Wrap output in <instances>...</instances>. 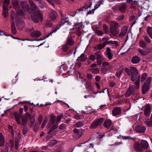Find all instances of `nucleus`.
Listing matches in <instances>:
<instances>
[{
	"mask_svg": "<svg viewBox=\"0 0 152 152\" xmlns=\"http://www.w3.org/2000/svg\"><path fill=\"white\" fill-rule=\"evenodd\" d=\"M140 76H138V74H131V80L132 81L137 80L135 82L136 87L134 85H131L129 86L126 91L125 96V97L130 96L136 90L139 88Z\"/></svg>",
	"mask_w": 152,
	"mask_h": 152,
	"instance_id": "1",
	"label": "nucleus"
},
{
	"mask_svg": "<svg viewBox=\"0 0 152 152\" xmlns=\"http://www.w3.org/2000/svg\"><path fill=\"white\" fill-rule=\"evenodd\" d=\"M29 4L33 11V14L31 16V19L34 22L38 23L39 20H40L42 18V15L38 10L36 6L32 1H30Z\"/></svg>",
	"mask_w": 152,
	"mask_h": 152,
	"instance_id": "2",
	"label": "nucleus"
},
{
	"mask_svg": "<svg viewBox=\"0 0 152 152\" xmlns=\"http://www.w3.org/2000/svg\"><path fill=\"white\" fill-rule=\"evenodd\" d=\"M134 147L136 151L142 152L143 151V149H148L149 147V145L146 140H142L140 141V143L136 142L134 145Z\"/></svg>",
	"mask_w": 152,
	"mask_h": 152,
	"instance_id": "3",
	"label": "nucleus"
},
{
	"mask_svg": "<svg viewBox=\"0 0 152 152\" xmlns=\"http://www.w3.org/2000/svg\"><path fill=\"white\" fill-rule=\"evenodd\" d=\"M110 25V36H116L117 34V29L119 26L118 23L115 21H111Z\"/></svg>",
	"mask_w": 152,
	"mask_h": 152,
	"instance_id": "4",
	"label": "nucleus"
},
{
	"mask_svg": "<svg viewBox=\"0 0 152 152\" xmlns=\"http://www.w3.org/2000/svg\"><path fill=\"white\" fill-rule=\"evenodd\" d=\"M152 78L148 77L144 83L142 87V93L143 94H145L148 91L149 89V86L151 80Z\"/></svg>",
	"mask_w": 152,
	"mask_h": 152,
	"instance_id": "5",
	"label": "nucleus"
},
{
	"mask_svg": "<svg viewBox=\"0 0 152 152\" xmlns=\"http://www.w3.org/2000/svg\"><path fill=\"white\" fill-rule=\"evenodd\" d=\"M104 119L103 118H99L96 119L92 122L89 128L91 129H94L99 126L103 121Z\"/></svg>",
	"mask_w": 152,
	"mask_h": 152,
	"instance_id": "6",
	"label": "nucleus"
},
{
	"mask_svg": "<svg viewBox=\"0 0 152 152\" xmlns=\"http://www.w3.org/2000/svg\"><path fill=\"white\" fill-rule=\"evenodd\" d=\"M58 16L57 12L53 10H51L49 13V17L52 21L55 20Z\"/></svg>",
	"mask_w": 152,
	"mask_h": 152,
	"instance_id": "7",
	"label": "nucleus"
},
{
	"mask_svg": "<svg viewBox=\"0 0 152 152\" xmlns=\"http://www.w3.org/2000/svg\"><path fill=\"white\" fill-rule=\"evenodd\" d=\"M144 114L145 116L148 117L151 114V107L149 104H146L144 106Z\"/></svg>",
	"mask_w": 152,
	"mask_h": 152,
	"instance_id": "8",
	"label": "nucleus"
},
{
	"mask_svg": "<svg viewBox=\"0 0 152 152\" xmlns=\"http://www.w3.org/2000/svg\"><path fill=\"white\" fill-rule=\"evenodd\" d=\"M127 28L126 26H124L121 29L120 34L118 35L119 37H122L125 36L127 32Z\"/></svg>",
	"mask_w": 152,
	"mask_h": 152,
	"instance_id": "9",
	"label": "nucleus"
},
{
	"mask_svg": "<svg viewBox=\"0 0 152 152\" xmlns=\"http://www.w3.org/2000/svg\"><path fill=\"white\" fill-rule=\"evenodd\" d=\"M21 6L24 11L28 12L30 13L29 12V10L28 5L26 1L24 0L23 2H21Z\"/></svg>",
	"mask_w": 152,
	"mask_h": 152,
	"instance_id": "10",
	"label": "nucleus"
},
{
	"mask_svg": "<svg viewBox=\"0 0 152 152\" xmlns=\"http://www.w3.org/2000/svg\"><path fill=\"white\" fill-rule=\"evenodd\" d=\"M106 57L109 60H111L112 59L113 55L112 54L110 49L109 47L106 48Z\"/></svg>",
	"mask_w": 152,
	"mask_h": 152,
	"instance_id": "11",
	"label": "nucleus"
},
{
	"mask_svg": "<svg viewBox=\"0 0 152 152\" xmlns=\"http://www.w3.org/2000/svg\"><path fill=\"white\" fill-rule=\"evenodd\" d=\"M13 115L18 124H20L21 122L20 118L21 116V115L19 114L18 112H15L14 113Z\"/></svg>",
	"mask_w": 152,
	"mask_h": 152,
	"instance_id": "12",
	"label": "nucleus"
},
{
	"mask_svg": "<svg viewBox=\"0 0 152 152\" xmlns=\"http://www.w3.org/2000/svg\"><path fill=\"white\" fill-rule=\"evenodd\" d=\"M29 115V113H26V115H24L21 118V124L23 126H25L27 124V116Z\"/></svg>",
	"mask_w": 152,
	"mask_h": 152,
	"instance_id": "13",
	"label": "nucleus"
},
{
	"mask_svg": "<svg viewBox=\"0 0 152 152\" xmlns=\"http://www.w3.org/2000/svg\"><path fill=\"white\" fill-rule=\"evenodd\" d=\"M8 7L7 6H5L4 4L3 5L2 15L5 18H6L8 16Z\"/></svg>",
	"mask_w": 152,
	"mask_h": 152,
	"instance_id": "14",
	"label": "nucleus"
},
{
	"mask_svg": "<svg viewBox=\"0 0 152 152\" xmlns=\"http://www.w3.org/2000/svg\"><path fill=\"white\" fill-rule=\"evenodd\" d=\"M62 25L61 23L60 24L56 25L54 28L53 29V31L51 32H50V33L46 37L47 38L48 37L50 36H51L53 33L56 32L57 31V30H58L60 28V27Z\"/></svg>",
	"mask_w": 152,
	"mask_h": 152,
	"instance_id": "15",
	"label": "nucleus"
},
{
	"mask_svg": "<svg viewBox=\"0 0 152 152\" xmlns=\"http://www.w3.org/2000/svg\"><path fill=\"white\" fill-rule=\"evenodd\" d=\"M131 61L133 64H137L140 62V59L138 56H134L132 57Z\"/></svg>",
	"mask_w": 152,
	"mask_h": 152,
	"instance_id": "16",
	"label": "nucleus"
},
{
	"mask_svg": "<svg viewBox=\"0 0 152 152\" xmlns=\"http://www.w3.org/2000/svg\"><path fill=\"white\" fill-rule=\"evenodd\" d=\"M145 129H146L144 127L141 126H137L135 128L136 131L140 133L143 132L145 131Z\"/></svg>",
	"mask_w": 152,
	"mask_h": 152,
	"instance_id": "17",
	"label": "nucleus"
},
{
	"mask_svg": "<svg viewBox=\"0 0 152 152\" xmlns=\"http://www.w3.org/2000/svg\"><path fill=\"white\" fill-rule=\"evenodd\" d=\"M121 112V110L119 107H116L112 110V113L114 116H116L120 114Z\"/></svg>",
	"mask_w": 152,
	"mask_h": 152,
	"instance_id": "18",
	"label": "nucleus"
},
{
	"mask_svg": "<svg viewBox=\"0 0 152 152\" xmlns=\"http://www.w3.org/2000/svg\"><path fill=\"white\" fill-rule=\"evenodd\" d=\"M41 35V32L38 31H35L32 32L30 34L31 36L34 37H38Z\"/></svg>",
	"mask_w": 152,
	"mask_h": 152,
	"instance_id": "19",
	"label": "nucleus"
},
{
	"mask_svg": "<svg viewBox=\"0 0 152 152\" xmlns=\"http://www.w3.org/2000/svg\"><path fill=\"white\" fill-rule=\"evenodd\" d=\"M17 26L18 29L20 30L22 29L24 26V23L23 21L22 20H20L17 23Z\"/></svg>",
	"mask_w": 152,
	"mask_h": 152,
	"instance_id": "20",
	"label": "nucleus"
},
{
	"mask_svg": "<svg viewBox=\"0 0 152 152\" xmlns=\"http://www.w3.org/2000/svg\"><path fill=\"white\" fill-rule=\"evenodd\" d=\"M102 4V1H100L99 2H98V4H97L94 7V8L92 10H91V11H89L88 12V14H89L91 13H94V11L96 10Z\"/></svg>",
	"mask_w": 152,
	"mask_h": 152,
	"instance_id": "21",
	"label": "nucleus"
},
{
	"mask_svg": "<svg viewBox=\"0 0 152 152\" xmlns=\"http://www.w3.org/2000/svg\"><path fill=\"white\" fill-rule=\"evenodd\" d=\"M12 3L15 9L17 10H18L20 6L17 1L16 0H13Z\"/></svg>",
	"mask_w": 152,
	"mask_h": 152,
	"instance_id": "22",
	"label": "nucleus"
},
{
	"mask_svg": "<svg viewBox=\"0 0 152 152\" xmlns=\"http://www.w3.org/2000/svg\"><path fill=\"white\" fill-rule=\"evenodd\" d=\"M74 42L72 39L71 37H68L67 43L70 46L74 44Z\"/></svg>",
	"mask_w": 152,
	"mask_h": 152,
	"instance_id": "23",
	"label": "nucleus"
},
{
	"mask_svg": "<svg viewBox=\"0 0 152 152\" xmlns=\"http://www.w3.org/2000/svg\"><path fill=\"white\" fill-rule=\"evenodd\" d=\"M55 122V116L54 115H51L50 116V121L48 123V125H49V127L52 125Z\"/></svg>",
	"mask_w": 152,
	"mask_h": 152,
	"instance_id": "24",
	"label": "nucleus"
},
{
	"mask_svg": "<svg viewBox=\"0 0 152 152\" xmlns=\"http://www.w3.org/2000/svg\"><path fill=\"white\" fill-rule=\"evenodd\" d=\"M111 123V121L110 120H106L104 122V126L106 128H108L110 126Z\"/></svg>",
	"mask_w": 152,
	"mask_h": 152,
	"instance_id": "25",
	"label": "nucleus"
},
{
	"mask_svg": "<svg viewBox=\"0 0 152 152\" xmlns=\"http://www.w3.org/2000/svg\"><path fill=\"white\" fill-rule=\"evenodd\" d=\"M4 143V139L2 134L0 133V146H3Z\"/></svg>",
	"mask_w": 152,
	"mask_h": 152,
	"instance_id": "26",
	"label": "nucleus"
},
{
	"mask_svg": "<svg viewBox=\"0 0 152 152\" xmlns=\"http://www.w3.org/2000/svg\"><path fill=\"white\" fill-rule=\"evenodd\" d=\"M28 115H29V118L31 121V127L33 126L34 123L35 121V118L34 116L33 115H30V114Z\"/></svg>",
	"mask_w": 152,
	"mask_h": 152,
	"instance_id": "27",
	"label": "nucleus"
},
{
	"mask_svg": "<svg viewBox=\"0 0 152 152\" xmlns=\"http://www.w3.org/2000/svg\"><path fill=\"white\" fill-rule=\"evenodd\" d=\"M139 52L140 53L142 56H145L148 54V52L145 50H142L139 49Z\"/></svg>",
	"mask_w": 152,
	"mask_h": 152,
	"instance_id": "28",
	"label": "nucleus"
},
{
	"mask_svg": "<svg viewBox=\"0 0 152 152\" xmlns=\"http://www.w3.org/2000/svg\"><path fill=\"white\" fill-rule=\"evenodd\" d=\"M78 58L81 62H83L85 61L87 59V58L84 54L83 53Z\"/></svg>",
	"mask_w": 152,
	"mask_h": 152,
	"instance_id": "29",
	"label": "nucleus"
},
{
	"mask_svg": "<svg viewBox=\"0 0 152 152\" xmlns=\"http://www.w3.org/2000/svg\"><path fill=\"white\" fill-rule=\"evenodd\" d=\"M60 14L62 17V21L61 22V24L62 25H64L66 22V20L67 19V18L66 17H65L63 15L62 12H60Z\"/></svg>",
	"mask_w": 152,
	"mask_h": 152,
	"instance_id": "30",
	"label": "nucleus"
},
{
	"mask_svg": "<svg viewBox=\"0 0 152 152\" xmlns=\"http://www.w3.org/2000/svg\"><path fill=\"white\" fill-rule=\"evenodd\" d=\"M130 69L131 71V74L135 73L138 74V71L136 69V68L134 66H131L130 67Z\"/></svg>",
	"mask_w": 152,
	"mask_h": 152,
	"instance_id": "31",
	"label": "nucleus"
},
{
	"mask_svg": "<svg viewBox=\"0 0 152 152\" xmlns=\"http://www.w3.org/2000/svg\"><path fill=\"white\" fill-rule=\"evenodd\" d=\"M147 32L150 38L152 39V28L148 27L147 29Z\"/></svg>",
	"mask_w": 152,
	"mask_h": 152,
	"instance_id": "32",
	"label": "nucleus"
},
{
	"mask_svg": "<svg viewBox=\"0 0 152 152\" xmlns=\"http://www.w3.org/2000/svg\"><path fill=\"white\" fill-rule=\"evenodd\" d=\"M11 30L12 33L14 34L16 33V29L15 27L14 23L13 22L11 24Z\"/></svg>",
	"mask_w": 152,
	"mask_h": 152,
	"instance_id": "33",
	"label": "nucleus"
},
{
	"mask_svg": "<svg viewBox=\"0 0 152 152\" xmlns=\"http://www.w3.org/2000/svg\"><path fill=\"white\" fill-rule=\"evenodd\" d=\"M74 132L77 134L79 137L81 136L82 134V132L80 131V130L75 129L73 130Z\"/></svg>",
	"mask_w": 152,
	"mask_h": 152,
	"instance_id": "34",
	"label": "nucleus"
},
{
	"mask_svg": "<svg viewBox=\"0 0 152 152\" xmlns=\"http://www.w3.org/2000/svg\"><path fill=\"white\" fill-rule=\"evenodd\" d=\"M70 46L66 44L64 45L62 47V49L64 51H66L69 48Z\"/></svg>",
	"mask_w": 152,
	"mask_h": 152,
	"instance_id": "35",
	"label": "nucleus"
},
{
	"mask_svg": "<svg viewBox=\"0 0 152 152\" xmlns=\"http://www.w3.org/2000/svg\"><path fill=\"white\" fill-rule=\"evenodd\" d=\"M140 46L142 48L145 47L146 46V44L143 40H140L139 43Z\"/></svg>",
	"mask_w": 152,
	"mask_h": 152,
	"instance_id": "36",
	"label": "nucleus"
},
{
	"mask_svg": "<svg viewBox=\"0 0 152 152\" xmlns=\"http://www.w3.org/2000/svg\"><path fill=\"white\" fill-rule=\"evenodd\" d=\"M84 125L83 122L80 121L77 122L75 125V126L77 127H80L83 126Z\"/></svg>",
	"mask_w": 152,
	"mask_h": 152,
	"instance_id": "37",
	"label": "nucleus"
},
{
	"mask_svg": "<svg viewBox=\"0 0 152 152\" xmlns=\"http://www.w3.org/2000/svg\"><path fill=\"white\" fill-rule=\"evenodd\" d=\"M119 10L122 12H124L126 10V6L125 4L121 5L119 7Z\"/></svg>",
	"mask_w": 152,
	"mask_h": 152,
	"instance_id": "38",
	"label": "nucleus"
},
{
	"mask_svg": "<svg viewBox=\"0 0 152 152\" xmlns=\"http://www.w3.org/2000/svg\"><path fill=\"white\" fill-rule=\"evenodd\" d=\"M103 27L104 32L106 34L108 33L109 32V31L107 26L106 25L104 24L103 25Z\"/></svg>",
	"mask_w": 152,
	"mask_h": 152,
	"instance_id": "39",
	"label": "nucleus"
},
{
	"mask_svg": "<svg viewBox=\"0 0 152 152\" xmlns=\"http://www.w3.org/2000/svg\"><path fill=\"white\" fill-rule=\"evenodd\" d=\"M107 44H112L115 45L116 46H118V42L117 41H113L110 40L107 41Z\"/></svg>",
	"mask_w": 152,
	"mask_h": 152,
	"instance_id": "40",
	"label": "nucleus"
},
{
	"mask_svg": "<svg viewBox=\"0 0 152 152\" xmlns=\"http://www.w3.org/2000/svg\"><path fill=\"white\" fill-rule=\"evenodd\" d=\"M95 33L99 36H102L104 34L103 31L102 30H96L95 31Z\"/></svg>",
	"mask_w": 152,
	"mask_h": 152,
	"instance_id": "41",
	"label": "nucleus"
},
{
	"mask_svg": "<svg viewBox=\"0 0 152 152\" xmlns=\"http://www.w3.org/2000/svg\"><path fill=\"white\" fill-rule=\"evenodd\" d=\"M92 73L95 74L98 73L99 72V69L97 68H93L91 69Z\"/></svg>",
	"mask_w": 152,
	"mask_h": 152,
	"instance_id": "42",
	"label": "nucleus"
},
{
	"mask_svg": "<svg viewBox=\"0 0 152 152\" xmlns=\"http://www.w3.org/2000/svg\"><path fill=\"white\" fill-rule=\"evenodd\" d=\"M17 14L18 15L23 17L24 16V13L22 10L18 9L17 10Z\"/></svg>",
	"mask_w": 152,
	"mask_h": 152,
	"instance_id": "43",
	"label": "nucleus"
},
{
	"mask_svg": "<svg viewBox=\"0 0 152 152\" xmlns=\"http://www.w3.org/2000/svg\"><path fill=\"white\" fill-rule=\"evenodd\" d=\"M147 77V75L146 73H144L143 74L141 77V81L143 82Z\"/></svg>",
	"mask_w": 152,
	"mask_h": 152,
	"instance_id": "44",
	"label": "nucleus"
},
{
	"mask_svg": "<svg viewBox=\"0 0 152 152\" xmlns=\"http://www.w3.org/2000/svg\"><path fill=\"white\" fill-rule=\"evenodd\" d=\"M146 124L149 126H152V120H147L146 121Z\"/></svg>",
	"mask_w": 152,
	"mask_h": 152,
	"instance_id": "45",
	"label": "nucleus"
},
{
	"mask_svg": "<svg viewBox=\"0 0 152 152\" xmlns=\"http://www.w3.org/2000/svg\"><path fill=\"white\" fill-rule=\"evenodd\" d=\"M58 124H56L53 125L52 127L51 128L49 132H51L54 130V129L57 128L58 127Z\"/></svg>",
	"mask_w": 152,
	"mask_h": 152,
	"instance_id": "46",
	"label": "nucleus"
},
{
	"mask_svg": "<svg viewBox=\"0 0 152 152\" xmlns=\"http://www.w3.org/2000/svg\"><path fill=\"white\" fill-rule=\"evenodd\" d=\"M57 143V141L55 140H52L49 142V145L50 146H53Z\"/></svg>",
	"mask_w": 152,
	"mask_h": 152,
	"instance_id": "47",
	"label": "nucleus"
},
{
	"mask_svg": "<svg viewBox=\"0 0 152 152\" xmlns=\"http://www.w3.org/2000/svg\"><path fill=\"white\" fill-rule=\"evenodd\" d=\"M122 69H120L118 70L116 74V75L117 77H120L122 73Z\"/></svg>",
	"mask_w": 152,
	"mask_h": 152,
	"instance_id": "48",
	"label": "nucleus"
},
{
	"mask_svg": "<svg viewBox=\"0 0 152 152\" xmlns=\"http://www.w3.org/2000/svg\"><path fill=\"white\" fill-rule=\"evenodd\" d=\"M52 25V23L50 21H48L46 23L45 26L47 28H50L51 27Z\"/></svg>",
	"mask_w": 152,
	"mask_h": 152,
	"instance_id": "49",
	"label": "nucleus"
},
{
	"mask_svg": "<svg viewBox=\"0 0 152 152\" xmlns=\"http://www.w3.org/2000/svg\"><path fill=\"white\" fill-rule=\"evenodd\" d=\"M107 69L104 68H103L102 69L101 73L102 75H104L107 73Z\"/></svg>",
	"mask_w": 152,
	"mask_h": 152,
	"instance_id": "50",
	"label": "nucleus"
},
{
	"mask_svg": "<svg viewBox=\"0 0 152 152\" xmlns=\"http://www.w3.org/2000/svg\"><path fill=\"white\" fill-rule=\"evenodd\" d=\"M89 58L92 61H94L96 58V57L93 54H91L89 56Z\"/></svg>",
	"mask_w": 152,
	"mask_h": 152,
	"instance_id": "51",
	"label": "nucleus"
},
{
	"mask_svg": "<svg viewBox=\"0 0 152 152\" xmlns=\"http://www.w3.org/2000/svg\"><path fill=\"white\" fill-rule=\"evenodd\" d=\"M77 13V12H69L68 13V14L70 16L73 17H74L76 14Z\"/></svg>",
	"mask_w": 152,
	"mask_h": 152,
	"instance_id": "52",
	"label": "nucleus"
},
{
	"mask_svg": "<svg viewBox=\"0 0 152 152\" xmlns=\"http://www.w3.org/2000/svg\"><path fill=\"white\" fill-rule=\"evenodd\" d=\"M144 40L148 43H149L151 42L149 38L147 36H145L144 37Z\"/></svg>",
	"mask_w": 152,
	"mask_h": 152,
	"instance_id": "53",
	"label": "nucleus"
},
{
	"mask_svg": "<svg viewBox=\"0 0 152 152\" xmlns=\"http://www.w3.org/2000/svg\"><path fill=\"white\" fill-rule=\"evenodd\" d=\"M47 122V119L46 118H45L43 121L42 123V128H43L45 125L46 124Z\"/></svg>",
	"mask_w": 152,
	"mask_h": 152,
	"instance_id": "54",
	"label": "nucleus"
},
{
	"mask_svg": "<svg viewBox=\"0 0 152 152\" xmlns=\"http://www.w3.org/2000/svg\"><path fill=\"white\" fill-rule=\"evenodd\" d=\"M66 125L64 124H61L59 127V128L60 129H63L66 127Z\"/></svg>",
	"mask_w": 152,
	"mask_h": 152,
	"instance_id": "55",
	"label": "nucleus"
},
{
	"mask_svg": "<svg viewBox=\"0 0 152 152\" xmlns=\"http://www.w3.org/2000/svg\"><path fill=\"white\" fill-rule=\"evenodd\" d=\"M97 49L99 50H100L102 48H103L102 45V44L100 43L97 45Z\"/></svg>",
	"mask_w": 152,
	"mask_h": 152,
	"instance_id": "56",
	"label": "nucleus"
},
{
	"mask_svg": "<svg viewBox=\"0 0 152 152\" xmlns=\"http://www.w3.org/2000/svg\"><path fill=\"white\" fill-rule=\"evenodd\" d=\"M109 39V37L108 36H107L105 37H104L102 38V40L103 42H106V41H108Z\"/></svg>",
	"mask_w": 152,
	"mask_h": 152,
	"instance_id": "57",
	"label": "nucleus"
},
{
	"mask_svg": "<svg viewBox=\"0 0 152 152\" xmlns=\"http://www.w3.org/2000/svg\"><path fill=\"white\" fill-rule=\"evenodd\" d=\"M97 64L99 66L101 65L102 63V60L101 59L97 60Z\"/></svg>",
	"mask_w": 152,
	"mask_h": 152,
	"instance_id": "58",
	"label": "nucleus"
},
{
	"mask_svg": "<svg viewBox=\"0 0 152 152\" xmlns=\"http://www.w3.org/2000/svg\"><path fill=\"white\" fill-rule=\"evenodd\" d=\"M101 79L100 77L99 76H96L95 77V80L98 82H99L100 81Z\"/></svg>",
	"mask_w": 152,
	"mask_h": 152,
	"instance_id": "59",
	"label": "nucleus"
},
{
	"mask_svg": "<svg viewBox=\"0 0 152 152\" xmlns=\"http://www.w3.org/2000/svg\"><path fill=\"white\" fill-rule=\"evenodd\" d=\"M102 58V56L99 54H98L96 56V60L100 59Z\"/></svg>",
	"mask_w": 152,
	"mask_h": 152,
	"instance_id": "60",
	"label": "nucleus"
},
{
	"mask_svg": "<svg viewBox=\"0 0 152 152\" xmlns=\"http://www.w3.org/2000/svg\"><path fill=\"white\" fill-rule=\"evenodd\" d=\"M102 65L103 66H106L109 65V63L107 62H104L102 63Z\"/></svg>",
	"mask_w": 152,
	"mask_h": 152,
	"instance_id": "61",
	"label": "nucleus"
},
{
	"mask_svg": "<svg viewBox=\"0 0 152 152\" xmlns=\"http://www.w3.org/2000/svg\"><path fill=\"white\" fill-rule=\"evenodd\" d=\"M11 19L13 20L15 18V12L13 11H12L11 12Z\"/></svg>",
	"mask_w": 152,
	"mask_h": 152,
	"instance_id": "62",
	"label": "nucleus"
},
{
	"mask_svg": "<svg viewBox=\"0 0 152 152\" xmlns=\"http://www.w3.org/2000/svg\"><path fill=\"white\" fill-rule=\"evenodd\" d=\"M62 115H61L58 116L57 118V121H60L61 120V118L62 117Z\"/></svg>",
	"mask_w": 152,
	"mask_h": 152,
	"instance_id": "63",
	"label": "nucleus"
},
{
	"mask_svg": "<svg viewBox=\"0 0 152 152\" xmlns=\"http://www.w3.org/2000/svg\"><path fill=\"white\" fill-rule=\"evenodd\" d=\"M87 77L90 80H91L92 79V76L90 74H88L87 75Z\"/></svg>",
	"mask_w": 152,
	"mask_h": 152,
	"instance_id": "64",
	"label": "nucleus"
}]
</instances>
